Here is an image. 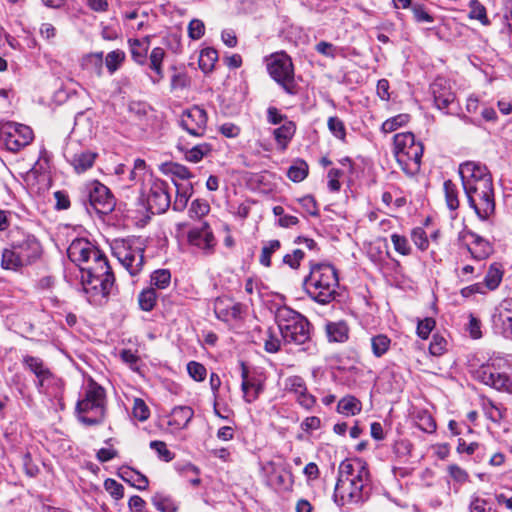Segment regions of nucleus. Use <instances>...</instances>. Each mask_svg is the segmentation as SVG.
<instances>
[{"mask_svg":"<svg viewBox=\"0 0 512 512\" xmlns=\"http://www.w3.org/2000/svg\"><path fill=\"white\" fill-rule=\"evenodd\" d=\"M69 259L82 272V284L86 292L108 296L113 289L115 278L106 256L84 238L74 239L67 249Z\"/></svg>","mask_w":512,"mask_h":512,"instance_id":"f257e3e1","label":"nucleus"},{"mask_svg":"<svg viewBox=\"0 0 512 512\" xmlns=\"http://www.w3.org/2000/svg\"><path fill=\"white\" fill-rule=\"evenodd\" d=\"M339 278L336 269L328 263L313 264L309 274L303 280L307 295L315 302L326 305L337 295Z\"/></svg>","mask_w":512,"mask_h":512,"instance_id":"f03ea898","label":"nucleus"},{"mask_svg":"<svg viewBox=\"0 0 512 512\" xmlns=\"http://www.w3.org/2000/svg\"><path fill=\"white\" fill-rule=\"evenodd\" d=\"M78 420L85 426H97L106 418L105 389L90 379L84 390L83 398L76 404Z\"/></svg>","mask_w":512,"mask_h":512,"instance_id":"7ed1b4c3","label":"nucleus"},{"mask_svg":"<svg viewBox=\"0 0 512 512\" xmlns=\"http://www.w3.org/2000/svg\"><path fill=\"white\" fill-rule=\"evenodd\" d=\"M275 319L285 343L301 345L309 340L310 323L299 312L287 306H281L276 310Z\"/></svg>","mask_w":512,"mask_h":512,"instance_id":"20e7f679","label":"nucleus"},{"mask_svg":"<svg viewBox=\"0 0 512 512\" xmlns=\"http://www.w3.org/2000/svg\"><path fill=\"white\" fill-rule=\"evenodd\" d=\"M423 151V144L415 140L413 133H398L394 136V155L406 174L414 175L420 170Z\"/></svg>","mask_w":512,"mask_h":512,"instance_id":"39448f33","label":"nucleus"},{"mask_svg":"<svg viewBox=\"0 0 512 512\" xmlns=\"http://www.w3.org/2000/svg\"><path fill=\"white\" fill-rule=\"evenodd\" d=\"M112 254L131 276L138 275L144 266V244L140 238H117L111 243Z\"/></svg>","mask_w":512,"mask_h":512,"instance_id":"423d86ee","label":"nucleus"},{"mask_svg":"<svg viewBox=\"0 0 512 512\" xmlns=\"http://www.w3.org/2000/svg\"><path fill=\"white\" fill-rule=\"evenodd\" d=\"M266 67L270 77L289 95L298 93L294 66L285 52L274 53L266 58Z\"/></svg>","mask_w":512,"mask_h":512,"instance_id":"0eeeda50","label":"nucleus"},{"mask_svg":"<svg viewBox=\"0 0 512 512\" xmlns=\"http://www.w3.org/2000/svg\"><path fill=\"white\" fill-rule=\"evenodd\" d=\"M469 206L476 215L488 219L495 211V197L493 181L481 182L477 186L464 190Z\"/></svg>","mask_w":512,"mask_h":512,"instance_id":"6e6552de","label":"nucleus"},{"mask_svg":"<svg viewBox=\"0 0 512 512\" xmlns=\"http://www.w3.org/2000/svg\"><path fill=\"white\" fill-rule=\"evenodd\" d=\"M501 359H492L490 363L481 365L474 372V378L479 382L498 391H512V377L500 370Z\"/></svg>","mask_w":512,"mask_h":512,"instance_id":"1a4fd4ad","label":"nucleus"},{"mask_svg":"<svg viewBox=\"0 0 512 512\" xmlns=\"http://www.w3.org/2000/svg\"><path fill=\"white\" fill-rule=\"evenodd\" d=\"M82 200L89 202L90 206L98 213L108 214L114 209L115 198L104 184L93 181L85 186L82 191Z\"/></svg>","mask_w":512,"mask_h":512,"instance_id":"9d476101","label":"nucleus"},{"mask_svg":"<svg viewBox=\"0 0 512 512\" xmlns=\"http://www.w3.org/2000/svg\"><path fill=\"white\" fill-rule=\"evenodd\" d=\"M352 461L345 459L339 466L338 478L334 490V502L344 507L352 502Z\"/></svg>","mask_w":512,"mask_h":512,"instance_id":"9b49d317","label":"nucleus"},{"mask_svg":"<svg viewBox=\"0 0 512 512\" xmlns=\"http://www.w3.org/2000/svg\"><path fill=\"white\" fill-rule=\"evenodd\" d=\"M33 131L23 124L7 126L2 132V138L6 148L12 152H18L33 140Z\"/></svg>","mask_w":512,"mask_h":512,"instance_id":"f8f14e48","label":"nucleus"},{"mask_svg":"<svg viewBox=\"0 0 512 512\" xmlns=\"http://www.w3.org/2000/svg\"><path fill=\"white\" fill-rule=\"evenodd\" d=\"M458 172L464 190L477 186L481 182L492 181V176L487 167L479 162L466 161L461 163Z\"/></svg>","mask_w":512,"mask_h":512,"instance_id":"ddd939ff","label":"nucleus"},{"mask_svg":"<svg viewBox=\"0 0 512 512\" xmlns=\"http://www.w3.org/2000/svg\"><path fill=\"white\" fill-rule=\"evenodd\" d=\"M207 120L208 117L206 111L195 105L182 112L180 117V126L190 135L201 137L206 131Z\"/></svg>","mask_w":512,"mask_h":512,"instance_id":"4468645a","label":"nucleus"},{"mask_svg":"<svg viewBox=\"0 0 512 512\" xmlns=\"http://www.w3.org/2000/svg\"><path fill=\"white\" fill-rule=\"evenodd\" d=\"M148 209L153 214H162L171 205L168 184L165 181L156 179L152 182L147 196Z\"/></svg>","mask_w":512,"mask_h":512,"instance_id":"2eb2a0df","label":"nucleus"},{"mask_svg":"<svg viewBox=\"0 0 512 512\" xmlns=\"http://www.w3.org/2000/svg\"><path fill=\"white\" fill-rule=\"evenodd\" d=\"M11 244L25 265L34 263L41 256L42 247L34 235L22 234L19 239L13 240Z\"/></svg>","mask_w":512,"mask_h":512,"instance_id":"dca6fc26","label":"nucleus"},{"mask_svg":"<svg viewBox=\"0 0 512 512\" xmlns=\"http://www.w3.org/2000/svg\"><path fill=\"white\" fill-rule=\"evenodd\" d=\"M187 238L190 245L197 247L205 254L213 253L216 240L208 223H203L200 228L191 229Z\"/></svg>","mask_w":512,"mask_h":512,"instance_id":"f3484780","label":"nucleus"},{"mask_svg":"<svg viewBox=\"0 0 512 512\" xmlns=\"http://www.w3.org/2000/svg\"><path fill=\"white\" fill-rule=\"evenodd\" d=\"M430 90L434 99L435 106L439 110H445L455 100V94L452 91L450 82L445 78H436L430 85Z\"/></svg>","mask_w":512,"mask_h":512,"instance_id":"a211bd4d","label":"nucleus"},{"mask_svg":"<svg viewBox=\"0 0 512 512\" xmlns=\"http://www.w3.org/2000/svg\"><path fill=\"white\" fill-rule=\"evenodd\" d=\"M22 364L25 369L33 373L37 379L36 386L43 387L44 383L53 380L52 372L44 364L43 360L39 357L24 355L22 358Z\"/></svg>","mask_w":512,"mask_h":512,"instance_id":"6ab92c4d","label":"nucleus"},{"mask_svg":"<svg viewBox=\"0 0 512 512\" xmlns=\"http://www.w3.org/2000/svg\"><path fill=\"white\" fill-rule=\"evenodd\" d=\"M357 465L358 474L354 478V490L360 491L359 501H365L369 498L371 492L370 475L366 467V463L361 459H354V465Z\"/></svg>","mask_w":512,"mask_h":512,"instance_id":"aec40b11","label":"nucleus"},{"mask_svg":"<svg viewBox=\"0 0 512 512\" xmlns=\"http://www.w3.org/2000/svg\"><path fill=\"white\" fill-rule=\"evenodd\" d=\"M241 309L240 303L226 301L223 298H217L214 303V311L217 318L225 322L238 319L241 315Z\"/></svg>","mask_w":512,"mask_h":512,"instance_id":"412c9836","label":"nucleus"},{"mask_svg":"<svg viewBox=\"0 0 512 512\" xmlns=\"http://www.w3.org/2000/svg\"><path fill=\"white\" fill-rule=\"evenodd\" d=\"M65 156L77 173H83L94 165L98 154L89 150H81L73 154L67 151Z\"/></svg>","mask_w":512,"mask_h":512,"instance_id":"4be33fe9","label":"nucleus"},{"mask_svg":"<svg viewBox=\"0 0 512 512\" xmlns=\"http://www.w3.org/2000/svg\"><path fill=\"white\" fill-rule=\"evenodd\" d=\"M495 323L501 326V332L506 338L512 339V298L502 301Z\"/></svg>","mask_w":512,"mask_h":512,"instance_id":"5701e85b","label":"nucleus"},{"mask_svg":"<svg viewBox=\"0 0 512 512\" xmlns=\"http://www.w3.org/2000/svg\"><path fill=\"white\" fill-rule=\"evenodd\" d=\"M194 416V411L189 406H177L169 415L168 426L175 430L185 429Z\"/></svg>","mask_w":512,"mask_h":512,"instance_id":"b1692460","label":"nucleus"},{"mask_svg":"<svg viewBox=\"0 0 512 512\" xmlns=\"http://www.w3.org/2000/svg\"><path fill=\"white\" fill-rule=\"evenodd\" d=\"M132 59L139 65L147 64V53L150 47V37L142 39H129L128 41Z\"/></svg>","mask_w":512,"mask_h":512,"instance_id":"393cba45","label":"nucleus"},{"mask_svg":"<svg viewBox=\"0 0 512 512\" xmlns=\"http://www.w3.org/2000/svg\"><path fill=\"white\" fill-rule=\"evenodd\" d=\"M241 389L245 402L252 403L255 401L263 390V385L256 380L248 378V371L244 367L242 370Z\"/></svg>","mask_w":512,"mask_h":512,"instance_id":"a878e982","label":"nucleus"},{"mask_svg":"<svg viewBox=\"0 0 512 512\" xmlns=\"http://www.w3.org/2000/svg\"><path fill=\"white\" fill-rule=\"evenodd\" d=\"M470 235L472 237V242L467 249L471 253L472 257L476 260H484L488 258L493 251L491 244L475 233H470Z\"/></svg>","mask_w":512,"mask_h":512,"instance_id":"bb28decb","label":"nucleus"},{"mask_svg":"<svg viewBox=\"0 0 512 512\" xmlns=\"http://www.w3.org/2000/svg\"><path fill=\"white\" fill-rule=\"evenodd\" d=\"M174 185L176 187V198L172 208L175 211H183L193 194V186L190 182L178 183L177 181H174Z\"/></svg>","mask_w":512,"mask_h":512,"instance_id":"cd10ccee","label":"nucleus"},{"mask_svg":"<svg viewBox=\"0 0 512 512\" xmlns=\"http://www.w3.org/2000/svg\"><path fill=\"white\" fill-rule=\"evenodd\" d=\"M165 55L166 53L161 47L153 48L150 53L149 68L155 73V76L151 77L154 84L159 83L164 78L162 63Z\"/></svg>","mask_w":512,"mask_h":512,"instance_id":"c85d7f7f","label":"nucleus"},{"mask_svg":"<svg viewBox=\"0 0 512 512\" xmlns=\"http://www.w3.org/2000/svg\"><path fill=\"white\" fill-rule=\"evenodd\" d=\"M295 131L296 126L294 122L290 120L284 121V123L280 127L274 129L273 135L277 142V145L281 150H285L287 148L289 142L291 141L295 134Z\"/></svg>","mask_w":512,"mask_h":512,"instance_id":"c756f323","label":"nucleus"},{"mask_svg":"<svg viewBox=\"0 0 512 512\" xmlns=\"http://www.w3.org/2000/svg\"><path fill=\"white\" fill-rule=\"evenodd\" d=\"M349 326L344 321L329 322L326 325V332L329 341L345 342L349 339Z\"/></svg>","mask_w":512,"mask_h":512,"instance_id":"7c9ffc66","label":"nucleus"},{"mask_svg":"<svg viewBox=\"0 0 512 512\" xmlns=\"http://www.w3.org/2000/svg\"><path fill=\"white\" fill-rule=\"evenodd\" d=\"M23 266L26 265L22 262V259L12 244L9 248L3 249L1 258V267L3 269L17 271Z\"/></svg>","mask_w":512,"mask_h":512,"instance_id":"2f4dec72","label":"nucleus"},{"mask_svg":"<svg viewBox=\"0 0 512 512\" xmlns=\"http://www.w3.org/2000/svg\"><path fill=\"white\" fill-rule=\"evenodd\" d=\"M218 60V52L214 48H205L201 51L199 57V67L205 73L213 70Z\"/></svg>","mask_w":512,"mask_h":512,"instance_id":"473e14b6","label":"nucleus"},{"mask_svg":"<svg viewBox=\"0 0 512 512\" xmlns=\"http://www.w3.org/2000/svg\"><path fill=\"white\" fill-rule=\"evenodd\" d=\"M446 205L450 210H456L459 207L458 187L451 180H446L443 185Z\"/></svg>","mask_w":512,"mask_h":512,"instance_id":"72a5a7b5","label":"nucleus"},{"mask_svg":"<svg viewBox=\"0 0 512 512\" xmlns=\"http://www.w3.org/2000/svg\"><path fill=\"white\" fill-rule=\"evenodd\" d=\"M122 478L123 480L130 482L132 486L139 490H145L149 485L147 477L133 469L124 470L122 472Z\"/></svg>","mask_w":512,"mask_h":512,"instance_id":"f704fd0d","label":"nucleus"},{"mask_svg":"<svg viewBox=\"0 0 512 512\" xmlns=\"http://www.w3.org/2000/svg\"><path fill=\"white\" fill-rule=\"evenodd\" d=\"M308 175V165L304 160H297L287 171V176L293 182H301Z\"/></svg>","mask_w":512,"mask_h":512,"instance_id":"c9c22d12","label":"nucleus"},{"mask_svg":"<svg viewBox=\"0 0 512 512\" xmlns=\"http://www.w3.org/2000/svg\"><path fill=\"white\" fill-rule=\"evenodd\" d=\"M152 504L155 506V508L161 512H176L177 506L175 505L174 501L162 494V493H156L152 497Z\"/></svg>","mask_w":512,"mask_h":512,"instance_id":"e433bc0d","label":"nucleus"},{"mask_svg":"<svg viewBox=\"0 0 512 512\" xmlns=\"http://www.w3.org/2000/svg\"><path fill=\"white\" fill-rule=\"evenodd\" d=\"M410 120L409 114H399L394 117H391L383 122L381 126V130L384 133H391L397 130L399 127L407 124Z\"/></svg>","mask_w":512,"mask_h":512,"instance_id":"4c0bfd02","label":"nucleus"},{"mask_svg":"<svg viewBox=\"0 0 512 512\" xmlns=\"http://www.w3.org/2000/svg\"><path fill=\"white\" fill-rule=\"evenodd\" d=\"M502 276L503 272L500 269L499 265L496 263L492 264L489 267L484 279L486 287L489 288L490 290L496 289L502 280Z\"/></svg>","mask_w":512,"mask_h":512,"instance_id":"58836bf2","label":"nucleus"},{"mask_svg":"<svg viewBox=\"0 0 512 512\" xmlns=\"http://www.w3.org/2000/svg\"><path fill=\"white\" fill-rule=\"evenodd\" d=\"M53 380L44 383L43 387L36 386L39 393L57 397L63 389V381L52 373Z\"/></svg>","mask_w":512,"mask_h":512,"instance_id":"ea45409f","label":"nucleus"},{"mask_svg":"<svg viewBox=\"0 0 512 512\" xmlns=\"http://www.w3.org/2000/svg\"><path fill=\"white\" fill-rule=\"evenodd\" d=\"M390 339L383 334L371 338L372 352L376 357L384 355L390 347Z\"/></svg>","mask_w":512,"mask_h":512,"instance_id":"a19ab883","label":"nucleus"},{"mask_svg":"<svg viewBox=\"0 0 512 512\" xmlns=\"http://www.w3.org/2000/svg\"><path fill=\"white\" fill-rule=\"evenodd\" d=\"M211 152V146L207 143L199 144L187 150L185 154L186 160L189 162L197 163L203 159L204 156Z\"/></svg>","mask_w":512,"mask_h":512,"instance_id":"79ce46f5","label":"nucleus"},{"mask_svg":"<svg viewBox=\"0 0 512 512\" xmlns=\"http://www.w3.org/2000/svg\"><path fill=\"white\" fill-rule=\"evenodd\" d=\"M157 300V294L153 288L143 290L138 296L139 306L143 311H151Z\"/></svg>","mask_w":512,"mask_h":512,"instance_id":"37998d69","label":"nucleus"},{"mask_svg":"<svg viewBox=\"0 0 512 512\" xmlns=\"http://www.w3.org/2000/svg\"><path fill=\"white\" fill-rule=\"evenodd\" d=\"M281 247V243L279 240H270L261 251V255L259 258L260 263L265 267L271 266V255L279 250Z\"/></svg>","mask_w":512,"mask_h":512,"instance_id":"c03bdc74","label":"nucleus"},{"mask_svg":"<svg viewBox=\"0 0 512 512\" xmlns=\"http://www.w3.org/2000/svg\"><path fill=\"white\" fill-rule=\"evenodd\" d=\"M171 282V273L168 269H159L151 274V284L158 289H165Z\"/></svg>","mask_w":512,"mask_h":512,"instance_id":"a18cd8bd","label":"nucleus"},{"mask_svg":"<svg viewBox=\"0 0 512 512\" xmlns=\"http://www.w3.org/2000/svg\"><path fill=\"white\" fill-rule=\"evenodd\" d=\"M469 17L471 19H476L480 21L483 25H488L489 20L486 14V8L477 0H471L470 4Z\"/></svg>","mask_w":512,"mask_h":512,"instance_id":"49530a36","label":"nucleus"},{"mask_svg":"<svg viewBox=\"0 0 512 512\" xmlns=\"http://www.w3.org/2000/svg\"><path fill=\"white\" fill-rule=\"evenodd\" d=\"M210 211V206L207 201L201 199H195L192 201L188 210L191 218L200 219L207 215Z\"/></svg>","mask_w":512,"mask_h":512,"instance_id":"de8ad7c7","label":"nucleus"},{"mask_svg":"<svg viewBox=\"0 0 512 512\" xmlns=\"http://www.w3.org/2000/svg\"><path fill=\"white\" fill-rule=\"evenodd\" d=\"M125 60V53L122 50H114L107 54L105 64L109 72L114 73Z\"/></svg>","mask_w":512,"mask_h":512,"instance_id":"09e8293b","label":"nucleus"},{"mask_svg":"<svg viewBox=\"0 0 512 512\" xmlns=\"http://www.w3.org/2000/svg\"><path fill=\"white\" fill-rule=\"evenodd\" d=\"M285 389L297 396L300 393H304L307 388L302 377L290 376L285 380Z\"/></svg>","mask_w":512,"mask_h":512,"instance_id":"8fccbe9b","label":"nucleus"},{"mask_svg":"<svg viewBox=\"0 0 512 512\" xmlns=\"http://www.w3.org/2000/svg\"><path fill=\"white\" fill-rule=\"evenodd\" d=\"M187 372L189 376L197 382L203 381L207 375L205 366L196 361H190L187 364Z\"/></svg>","mask_w":512,"mask_h":512,"instance_id":"3c124183","label":"nucleus"},{"mask_svg":"<svg viewBox=\"0 0 512 512\" xmlns=\"http://www.w3.org/2000/svg\"><path fill=\"white\" fill-rule=\"evenodd\" d=\"M281 339L277 334L269 328L266 332V338L264 340V349L268 353H276L280 350Z\"/></svg>","mask_w":512,"mask_h":512,"instance_id":"603ef678","label":"nucleus"},{"mask_svg":"<svg viewBox=\"0 0 512 512\" xmlns=\"http://www.w3.org/2000/svg\"><path fill=\"white\" fill-rule=\"evenodd\" d=\"M150 448L155 450L158 454V457L165 461L170 462L174 458V453H172L168 448L165 442L154 440L150 442Z\"/></svg>","mask_w":512,"mask_h":512,"instance_id":"864d4df0","label":"nucleus"},{"mask_svg":"<svg viewBox=\"0 0 512 512\" xmlns=\"http://www.w3.org/2000/svg\"><path fill=\"white\" fill-rule=\"evenodd\" d=\"M132 414L136 419L143 422L149 418L150 410L142 399L136 398L134 400Z\"/></svg>","mask_w":512,"mask_h":512,"instance_id":"5fc2aeb1","label":"nucleus"},{"mask_svg":"<svg viewBox=\"0 0 512 512\" xmlns=\"http://www.w3.org/2000/svg\"><path fill=\"white\" fill-rule=\"evenodd\" d=\"M391 241L393 243L394 249L402 254L409 255L411 252V247L409 245L408 239L405 236L399 234H392Z\"/></svg>","mask_w":512,"mask_h":512,"instance_id":"6e6d98bb","label":"nucleus"},{"mask_svg":"<svg viewBox=\"0 0 512 512\" xmlns=\"http://www.w3.org/2000/svg\"><path fill=\"white\" fill-rule=\"evenodd\" d=\"M411 239L420 250H426L428 248L429 241L426 232L422 228H414L411 232Z\"/></svg>","mask_w":512,"mask_h":512,"instance_id":"4d7b16f0","label":"nucleus"},{"mask_svg":"<svg viewBox=\"0 0 512 512\" xmlns=\"http://www.w3.org/2000/svg\"><path fill=\"white\" fill-rule=\"evenodd\" d=\"M205 33L204 23L199 19H193L188 25V35L191 39L198 40Z\"/></svg>","mask_w":512,"mask_h":512,"instance_id":"13d9d810","label":"nucleus"},{"mask_svg":"<svg viewBox=\"0 0 512 512\" xmlns=\"http://www.w3.org/2000/svg\"><path fill=\"white\" fill-rule=\"evenodd\" d=\"M305 253L300 249H295L292 253L286 254L283 257V263L287 264L292 269H297L300 262L303 260Z\"/></svg>","mask_w":512,"mask_h":512,"instance_id":"bf43d9fd","label":"nucleus"},{"mask_svg":"<svg viewBox=\"0 0 512 512\" xmlns=\"http://www.w3.org/2000/svg\"><path fill=\"white\" fill-rule=\"evenodd\" d=\"M328 128L333 135L339 139L345 138V127L343 122L337 117H330L328 120Z\"/></svg>","mask_w":512,"mask_h":512,"instance_id":"052dcab7","label":"nucleus"},{"mask_svg":"<svg viewBox=\"0 0 512 512\" xmlns=\"http://www.w3.org/2000/svg\"><path fill=\"white\" fill-rule=\"evenodd\" d=\"M104 486L114 499L118 500L124 496V487L114 479H107Z\"/></svg>","mask_w":512,"mask_h":512,"instance_id":"680f3d73","label":"nucleus"},{"mask_svg":"<svg viewBox=\"0 0 512 512\" xmlns=\"http://www.w3.org/2000/svg\"><path fill=\"white\" fill-rule=\"evenodd\" d=\"M434 327L435 320L433 318H425L418 322L417 334L422 339H427Z\"/></svg>","mask_w":512,"mask_h":512,"instance_id":"e2e57ef3","label":"nucleus"},{"mask_svg":"<svg viewBox=\"0 0 512 512\" xmlns=\"http://www.w3.org/2000/svg\"><path fill=\"white\" fill-rule=\"evenodd\" d=\"M446 340L439 335H433L432 341L429 345V351L432 355H442L446 349Z\"/></svg>","mask_w":512,"mask_h":512,"instance_id":"0e129e2a","label":"nucleus"},{"mask_svg":"<svg viewBox=\"0 0 512 512\" xmlns=\"http://www.w3.org/2000/svg\"><path fill=\"white\" fill-rule=\"evenodd\" d=\"M301 207L311 216L318 215V208L313 196L306 195L299 199Z\"/></svg>","mask_w":512,"mask_h":512,"instance_id":"69168bd1","label":"nucleus"},{"mask_svg":"<svg viewBox=\"0 0 512 512\" xmlns=\"http://www.w3.org/2000/svg\"><path fill=\"white\" fill-rule=\"evenodd\" d=\"M169 172L176 178L181 180H188L192 177L191 172L184 165L173 163L169 168Z\"/></svg>","mask_w":512,"mask_h":512,"instance_id":"338daca9","label":"nucleus"},{"mask_svg":"<svg viewBox=\"0 0 512 512\" xmlns=\"http://www.w3.org/2000/svg\"><path fill=\"white\" fill-rule=\"evenodd\" d=\"M487 501L479 496H472L469 505L470 512H490V509L486 508Z\"/></svg>","mask_w":512,"mask_h":512,"instance_id":"774afa93","label":"nucleus"}]
</instances>
